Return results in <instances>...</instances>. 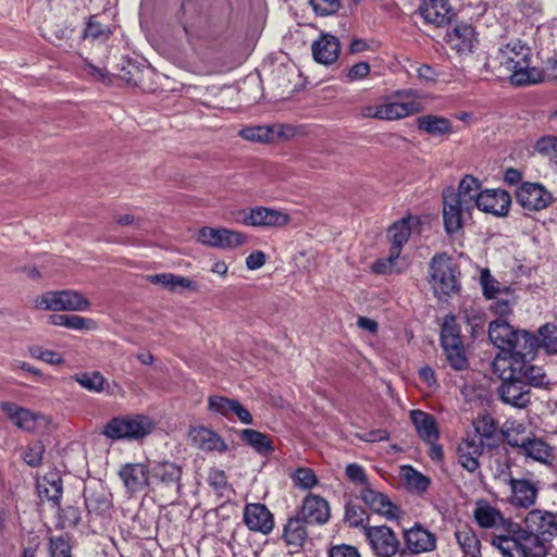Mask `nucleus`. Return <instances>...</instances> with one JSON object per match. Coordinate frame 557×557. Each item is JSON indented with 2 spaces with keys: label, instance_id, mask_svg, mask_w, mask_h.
<instances>
[{
  "label": "nucleus",
  "instance_id": "774afa93",
  "mask_svg": "<svg viewBox=\"0 0 557 557\" xmlns=\"http://www.w3.org/2000/svg\"><path fill=\"white\" fill-rule=\"evenodd\" d=\"M370 73V64L368 62H358L354 64L348 73H347V81L354 82V81H360L366 78Z\"/></svg>",
  "mask_w": 557,
  "mask_h": 557
},
{
  "label": "nucleus",
  "instance_id": "a19ab883",
  "mask_svg": "<svg viewBox=\"0 0 557 557\" xmlns=\"http://www.w3.org/2000/svg\"><path fill=\"white\" fill-rule=\"evenodd\" d=\"M502 434L509 446L518 448H521L531 437L525 425L517 420H507L502 428Z\"/></svg>",
  "mask_w": 557,
  "mask_h": 557
},
{
  "label": "nucleus",
  "instance_id": "dca6fc26",
  "mask_svg": "<svg viewBox=\"0 0 557 557\" xmlns=\"http://www.w3.org/2000/svg\"><path fill=\"white\" fill-rule=\"evenodd\" d=\"M84 499L88 516L103 518L112 507L110 492L101 482H92L84 488Z\"/></svg>",
  "mask_w": 557,
  "mask_h": 557
},
{
  "label": "nucleus",
  "instance_id": "e2e57ef3",
  "mask_svg": "<svg viewBox=\"0 0 557 557\" xmlns=\"http://www.w3.org/2000/svg\"><path fill=\"white\" fill-rule=\"evenodd\" d=\"M46 448L42 442L37 441L24 450L23 459L30 467H38L41 463Z\"/></svg>",
  "mask_w": 557,
  "mask_h": 557
},
{
  "label": "nucleus",
  "instance_id": "3c124183",
  "mask_svg": "<svg viewBox=\"0 0 557 557\" xmlns=\"http://www.w3.org/2000/svg\"><path fill=\"white\" fill-rule=\"evenodd\" d=\"M75 381L89 392L100 393L103 391L104 376L98 372H84L74 376Z\"/></svg>",
  "mask_w": 557,
  "mask_h": 557
},
{
  "label": "nucleus",
  "instance_id": "a211bd4d",
  "mask_svg": "<svg viewBox=\"0 0 557 557\" xmlns=\"http://www.w3.org/2000/svg\"><path fill=\"white\" fill-rule=\"evenodd\" d=\"M360 498L373 512L388 520L398 519L401 515L400 508L387 495L372 488L371 484L360 490Z\"/></svg>",
  "mask_w": 557,
  "mask_h": 557
},
{
  "label": "nucleus",
  "instance_id": "e433bc0d",
  "mask_svg": "<svg viewBox=\"0 0 557 557\" xmlns=\"http://www.w3.org/2000/svg\"><path fill=\"white\" fill-rule=\"evenodd\" d=\"M239 437L259 455L267 456L274 451V445L271 437L257 430L244 429L240 431Z\"/></svg>",
  "mask_w": 557,
  "mask_h": 557
},
{
  "label": "nucleus",
  "instance_id": "1a4fd4ad",
  "mask_svg": "<svg viewBox=\"0 0 557 557\" xmlns=\"http://www.w3.org/2000/svg\"><path fill=\"white\" fill-rule=\"evenodd\" d=\"M495 373L502 380L497 388V395L504 404L516 408H525L531 403L530 389L525 382L518 379L517 375L511 377L507 368H502L500 371Z\"/></svg>",
  "mask_w": 557,
  "mask_h": 557
},
{
  "label": "nucleus",
  "instance_id": "f03ea898",
  "mask_svg": "<svg viewBox=\"0 0 557 557\" xmlns=\"http://www.w3.org/2000/svg\"><path fill=\"white\" fill-rule=\"evenodd\" d=\"M512 530L507 535H493L491 544L499 550L503 557H545L552 547L539 535L527 532V527L513 522Z\"/></svg>",
  "mask_w": 557,
  "mask_h": 557
},
{
  "label": "nucleus",
  "instance_id": "72a5a7b5",
  "mask_svg": "<svg viewBox=\"0 0 557 557\" xmlns=\"http://www.w3.org/2000/svg\"><path fill=\"white\" fill-rule=\"evenodd\" d=\"M520 449L525 457L544 465L550 463L554 459L553 448L541 438L529 437Z\"/></svg>",
  "mask_w": 557,
  "mask_h": 557
},
{
  "label": "nucleus",
  "instance_id": "6e6d98bb",
  "mask_svg": "<svg viewBox=\"0 0 557 557\" xmlns=\"http://www.w3.org/2000/svg\"><path fill=\"white\" fill-rule=\"evenodd\" d=\"M480 284L483 289V295L487 299L496 298L502 292L499 282L493 277L488 269L481 271Z\"/></svg>",
  "mask_w": 557,
  "mask_h": 557
},
{
  "label": "nucleus",
  "instance_id": "69168bd1",
  "mask_svg": "<svg viewBox=\"0 0 557 557\" xmlns=\"http://www.w3.org/2000/svg\"><path fill=\"white\" fill-rule=\"evenodd\" d=\"M329 557H361L357 547L348 544L333 545L329 549Z\"/></svg>",
  "mask_w": 557,
  "mask_h": 557
},
{
  "label": "nucleus",
  "instance_id": "4468645a",
  "mask_svg": "<svg viewBox=\"0 0 557 557\" xmlns=\"http://www.w3.org/2000/svg\"><path fill=\"white\" fill-rule=\"evenodd\" d=\"M523 524L527 527V532L539 535L548 544L553 537L557 536V513L533 509L524 517Z\"/></svg>",
  "mask_w": 557,
  "mask_h": 557
},
{
  "label": "nucleus",
  "instance_id": "ea45409f",
  "mask_svg": "<svg viewBox=\"0 0 557 557\" xmlns=\"http://www.w3.org/2000/svg\"><path fill=\"white\" fill-rule=\"evenodd\" d=\"M480 182L478 178L466 175L459 183L458 189L446 188L443 193L448 196H459L460 201L463 203L466 200L467 206L474 208L475 197L479 195Z\"/></svg>",
  "mask_w": 557,
  "mask_h": 557
},
{
  "label": "nucleus",
  "instance_id": "6ab92c4d",
  "mask_svg": "<svg viewBox=\"0 0 557 557\" xmlns=\"http://www.w3.org/2000/svg\"><path fill=\"white\" fill-rule=\"evenodd\" d=\"M244 523L252 532L269 534L274 529V518L268 507L260 503L247 504L243 513Z\"/></svg>",
  "mask_w": 557,
  "mask_h": 557
},
{
  "label": "nucleus",
  "instance_id": "b1692460",
  "mask_svg": "<svg viewBox=\"0 0 557 557\" xmlns=\"http://www.w3.org/2000/svg\"><path fill=\"white\" fill-rule=\"evenodd\" d=\"M419 13L428 24L436 27L448 25L454 16V10L447 0H423Z\"/></svg>",
  "mask_w": 557,
  "mask_h": 557
},
{
  "label": "nucleus",
  "instance_id": "c756f323",
  "mask_svg": "<svg viewBox=\"0 0 557 557\" xmlns=\"http://www.w3.org/2000/svg\"><path fill=\"white\" fill-rule=\"evenodd\" d=\"M410 419L421 440L429 444L438 441L440 433L435 418L432 414L422 410H411Z\"/></svg>",
  "mask_w": 557,
  "mask_h": 557
},
{
  "label": "nucleus",
  "instance_id": "7c9ffc66",
  "mask_svg": "<svg viewBox=\"0 0 557 557\" xmlns=\"http://www.w3.org/2000/svg\"><path fill=\"white\" fill-rule=\"evenodd\" d=\"M312 55L318 63L332 64L339 54V42L335 36L323 35L312 44Z\"/></svg>",
  "mask_w": 557,
  "mask_h": 557
},
{
  "label": "nucleus",
  "instance_id": "f704fd0d",
  "mask_svg": "<svg viewBox=\"0 0 557 557\" xmlns=\"http://www.w3.org/2000/svg\"><path fill=\"white\" fill-rule=\"evenodd\" d=\"M418 128L431 136L438 137L449 135L453 132L450 120L444 116L426 114L417 120Z\"/></svg>",
  "mask_w": 557,
  "mask_h": 557
},
{
  "label": "nucleus",
  "instance_id": "0eeeda50",
  "mask_svg": "<svg viewBox=\"0 0 557 557\" xmlns=\"http://www.w3.org/2000/svg\"><path fill=\"white\" fill-rule=\"evenodd\" d=\"M88 299L73 289L48 292L36 300V307L53 311H86L89 309Z\"/></svg>",
  "mask_w": 557,
  "mask_h": 557
},
{
  "label": "nucleus",
  "instance_id": "338daca9",
  "mask_svg": "<svg viewBox=\"0 0 557 557\" xmlns=\"http://www.w3.org/2000/svg\"><path fill=\"white\" fill-rule=\"evenodd\" d=\"M534 148L542 154H557V137L544 136L536 141Z\"/></svg>",
  "mask_w": 557,
  "mask_h": 557
},
{
  "label": "nucleus",
  "instance_id": "2f4dec72",
  "mask_svg": "<svg viewBox=\"0 0 557 557\" xmlns=\"http://www.w3.org/2000/svg\"><path fill=\"white\" fill-rule=\"evenodd\" d=\"M474 433L471 436H476V441L482 443L483 447L495 448L498 446L499 436L495 420L488 416L479 417L473 422Z\"/></svg>",
  "mask_w": 557,
  "mask_h": 557
},
{
  "label": "nucleus",
  "instance_id": "bf43d9fd",
  "mask_svg": "<svg viewBox=\"0 0 557 557\" xmlns=\"http://www.w3.org/2000/svg\"><path fill=\"white\" fill-rule=\"evenodd\" d=\"M46 557H72L69 540L64 536L51 537Z\"/></svg>",
  "mask_w": 557,
  "mask_h": 557
},
{
  "label": "nucleus",
  "instance_id": "864d4df0",
  "mask_svg": "<svg viewBox=\"0 0 557 557\" xmlns=\"http://www.w3.org/2000/svg\"><path fill=\"white\" fill-rule=\"evenodd\" d=\"M345 520L352 528L361 527L363 529L367 525L364 522L369 520V517L361 506L350 502L345 506Z\"/></svg>",
  "mask_w": 557,
  "mask_h": 557
},
{
  "label": "nucleus",
  "instance_id": "13d9d810",
  "mask_svg": "<svg viewBox=\"0 0 557 557\" xmlns=\"http://www.w3.org/2000/svg\"><path fill=\"white\" fill-rule=\"evenodd\" d=\"M345 474L347 479L356 486L361 488L367 487L370 485L368 475L366 473V470L362 466L358 463H349L346 466Z\"/></svg>",
  "mask_w": 557,
  "mask_h": 557
},
{
  "label": "nucleus",
  "instance_id": "ddd939ff",
  "mask_svg": "<svg viewBox=\"0 0 557 557\" xmlns=\"http://www.w3.org/2000/svg\"><path fill=\"white\" fill-rule=\"evenodd\" d=\"M473 208L460 201L459 196H448L443 193V221L447 235L453 236L459 233L463 226L467 215L471 213Z\"/></svg>",
  "mask_w": 557,
  "mask_h": 557
},
{
  "label": "nucleus",
  "instance_id": "393cba45",
  "mask_svg": "<svg viewBox=\"0 0 557 557\" xmlns=\"http://www.w3.org/2000/svg\"><path fill=\"white\" fill-rule=\"evenodd\" d=\"M151 480L162 487L174 490L176 494H180L182 488V467L171 462H156L151 468Z\"/></svg>",
  "mask_w": 557,
  "mask_h": 557
},
{
  "label": "nucleus",
  "instance_id": "4be33fe9",
  "mask_svg": "<svg viewBox=\"0 0 557 557\" xmlns=\"http://www.w3.org/2000/svg\"><path fill=\"white\" fill-rule=\"evenodd\" d=\"M119 475L129 493L141 492L150 485V469L141 462L124 465L120 469Z\"/></svg>",
  "mask_w": 557,
  "mask_h": 557
},
{
  "label": "nucleus",
  "instance_id": "4c0bfd02",
  "mask_svg": "<svg viewBox=\"0 0 557 557\" xmlns=\"http://www.w3.org/2000/svg\"><path fill=\"white\" fill-rule=\"evenodd\" d=\"M411 235L410 220L401 219L388 228V236L391 239L392 258H399L404 245L408 242Z\"/></svg>",
  "mask_w": 557,
  "mask_h": 557
},
{
  "label": "nucleus",
  "instance_id": "423d86ee",
  "mask_svg": "<svg viewBox=\"0 0 557 557\" xmlns=\"http://www.w3.org/2000/svg\"><path fill=\"white\" fill-rule=\"evenodd\" d=\"M363 536L375 557H395L401 550L397 534L386 524L363 527Z\"/></svg>",
  "mask_w": 557,
  "mask_h": 557
},
{
  "label": "nucleus",
  "instance_id": "c9c22d12",
  "mask_svg": "<svg viewBox=\"0 0 557 557\" xmlns=\"http://www.w3.org/2000/svg\"><path fill=\"white\" fill-rule=\"evenodd\" d=\"M517 330L503 320H496L490 323L488 338L490 341L504 352L510 342L515 338Z\"/></svg>",
  "mask_w": 557,
  "mask_h": 557
},
{
  "label": "nucleus",
  "instance_id": "0e129e2a",
  "mask_svg": "<svg viewBox=\"0 0 557 557\" xmlns=\"http://www.w3.org/2000/svg\"><path fill=\"white\" fill-rule=\"evenodd\" d=\"M310 4L317 14L327 16L338 11L341 0H310Z\"/></svg>",
  "mask_w": 557,
  "mask_h": 557
},
{
  "label": "nucleus",
  "instance_id": "2eb2a0df",
  "mask_svg": "<svg viewBox=\"0 0 557 557\" xmlns=\"http://www.w3.org/2000/svg\"><path fill=\"white\" fill-rule=\"evenodd\" d=\"M516 199L523 209L540 211L550 205L553 197L543 185L525 182L517 188Z\"/></svg>",
  "mask_w": 557,
  "mask_h": 557
},
{
  "label": "nucleus",
  "instance_id": "f257e3e1",
  "mask_svg": "<svg viewBox=\"0 0 557 557\" xmlns=\"http://www.w3.org/2000/svg\"><path fill=\"white\" fill-rule=\"evenodd\" d=\"M496 60L499 67L508 73V78L515 86L536 84L544 78L543 71L532 64L531 48L520 39H511L500 45Z\"/></svg>",
  "mask_w": 557,
  "mask_h": 557
},
{
  "label": "nucleus",
  "instance_id": "a878e982",
  "mask_svg": "<svg viewBox=\"0 0 557 557\" xmlns=\"http://www.w3.org/2000/svg\"><path fill=\"white\" fill-rule=\"evenodd\" d=\"M510 486L509 502L515 507L529 508L536 502L539 487L535 482L527 479H508Z\"/></svg>",
  "mask_w": 557,
  "mask_h": 557
},
{
  "label": "nucleus",
  "instance_id": "bb28decb",
  "mask_svg": "<svg viewBox=\"0 0 557 557\" xmlns=\"http://www.w3.org/2000/svg\"><path fill=\"white\" fill-rule=\"evenodd\" d=\"M482 443L476 436L468 434L457 446V461L467 471L473 473L480 468L479 458L483 454Z\"/></svg>",
  "mask_w": 557,
  "mask_h": 557
},
{
  "label": "nucleus",
  "instance_id": "aec40b11",
  "mask_svg": "<svg viewBox=\"0 0 557 557\" xmlns=\"http://www.w3.org/2000/svg\"><path fill=\"white\" fill-rule=\"evenodd\" d=\"M446 42L458 53H472L479 44L474 27L468 23H457L446 34Z\"/></svg>",
  "mask_w": 557,
  "mask_h": 557
},
{
  "label": "nucleus",
  "instance_id": "58836bf2",
  "mask_svg": "<svg viewBox=\"0 0 557 557\" xmlns=\"http://www.w3.org/2000/svg\"><path fill=\"white\" fill-rule=\"evenodd\" d=\"M455 537L466 556H481V542L473 529L468 525H461L456 530Z\"/></svg>",
  "mask_w": 557,
  "mask_h": 557
},
{
  "label": "nucleus",
  "instance_id": "c03bdc74",
  "mask_svg": "<svg viewBox=\"0 0 557 557\" xmlns=\"http://www.w3.org/2000/svg\"><path fill=\"white\" fill-rule=\"evenodd\" d=\"M62 493V481L55 475H52L51 479L46 476L38 484V494L40 498L51 502L53 506H59Z\"/></svg>",
  "mask_w": 557,
  "mask_h": 557
},
{
  "label": "nucleus",
  "instance_id": "de8ad7c7",
  "mask_svg": "<svg viewBox=\"0 0 557 557\" xmlns=\"http://www.w3.org/2000/svg\"><path fill=\"white\" fill-rule=\"evenodd\" d=\"M403 471L408 490L422 494L429 488L431 481L428 476L417 471L411 466L404 467Z\"/></svg>",
  "mask_w": 557,
  "mask_h": 557
},
{
  "label": "nucleus",
  "instance_id": "f3484780",
  "mask_svg": "<svg viewBox=\"0 0 557 557\" xmlns=\"http://www.w3.org/2000/svg\"><path fill=\"white\" fill-rule=\"evenodd\" d=\"M511 205V196L504 189H485L475 197L474 207L479 210L504 216Z\"/></svg>",
  "mask_w": 557,
  "mask_h": 557
},
{
  "label": "nucleus",
  "instance_id": "5701e85b",
  "mask_svg": "<svg viewBox=\"0 0 557 557\" xmlns=\"http://www.w3.org/2000/svg\"><path fill=\"white\" fill-rule=\"evenodd\" d=\"M0 409L16 428L26 432L35 431L38 421L44 418L40 413L12 401H1Z\"/></svg>",
  "mask_w": 557,
  "mask_h": 557
},
{
  "label": "nucleus",
  "instance_id": "49530a36",
  "mask_svg": "<svg viewBox=\"0 0 557 557\" xmlns=\"http://www.w3.org/2000/svg\"><path fill=\"white\" fill-rule=\"evenodd\" d=\"M539 348L548 355H557V325L546 323L537 331Z\"/></svg>",
  "mask_w": 557,
  "mask_h": 557
},
{
  "label": "nucleus",
  "instance_id": "8fccbe9b",
  "mask_svg": "<svg viewBox=\"0 0 557 557\" xmlns=\"http://www.w3.org/2000/svg\"><path fill=\"white\" fill-rule=\"evenodd\" d=\"M238 135L253 143H268L273 138V127L265 125L249 126L240 129Z\"/></svg>",
  "mask_w": 557,
  "mask_h": 557
},
{
  "label": "nucleus",
  "instance_id": "f8f14e48",
  "mask_svg": "<svg viewBox=\"0 0 557 557\" xmlns=\"http://www.w3.org/2000/svg\"><path fill=\"white\" fill-rule=\"evenodd\" d=\"M473 518L480 528L497 531L496 535H507L508 531L515 528L511 519L505 518L499 509L485 500L475 504Z\"/></svg>",
  "mask_w": 557,
  "mask_h": 557
},
{
  "label": "nucleus",
  "instance_id": "39448f33",
  "mask_svg": "<svg viewBox=\"0 0 557 557\" xmlns=\"http://www.w3.org/2000/svg\"><path fill=\"white\" fill-rule=\"evenodd\" d=\"M441 346L451 369L463 371L469 368L470 363L461 338V330L453 314L446 315L442 323Z\"/></svg>",
  "mask_w": 557,
  "mask_h": 557
},
{
  "label": "nucleus",
  "instance_id": "c85d7f7f",
  "mask_svg": "<svg viewBox=\"0 0 557 557\" xmlns=\"http://www.w3.org/2000/svg\"><path fill=\"white\" fill-rule=\"evenodd\" d=\"M306 524L307 522L299 516H294L287 519L282 534V540L286 546L292 547L295 550H299L304 547L308 539Z\"/></svg>",
  "mask_w": 557,
  "mask_h": 557
},
{
  "label": "nucleus",
  "instance_id": "79ce46f5",
  "mask_svg": "<svg viewBox=\"0 0 557 557\" xmlns=\"http://www.w3.org/2000/svg\"><path fill=\"white\" fill-rule=\"evenodd\" d=\"M508 372H510L511 377L517 375L518 379L525 382L527 386L532 385L540 387L546 383V374L544 370L541 367L531 364V361H524L520 371H513V367H511L508 369Z\"/></svg>",
  "mask_w": 557,
  "mask_h": 557
},
{
  "label": "nucleus",
  "instance_id": "4d7b16f0",
  "mask_svg": "<svg viewBox=\"0 0 557 557\" xmlns=\"http://www.w3.org/2000/svg\"><path fill=\"white\" fill-rule=\"evenodd\" d=\"M81 521V511L75 506H66L59 510L58 525L61 529L75 528Z\"/></svg>",
  "mask_w": 557,
  "mask_h": 557
},
{
  "label": "nucleus",
  "instance_id": "5fc2aeb1",
  "mask_svg": "<svg viewBox=\"0 0 557 557\" xmlns=\"http://www.w3.org/2000/svg\"><path fill=\"white\" fill-rule=\"evenodd\" d=\"M236 399L227 398L220 395H213L208 398V409L211 412L219 413L231 420V410Z\"/></svg>",
  "mask_w": 557,
  "mask_h": 557
},
{
  "label": "nucleus",
  "instance_id": "603ef678",
  "mask_svg": "<svg viewBox=\"0 0 557 557\" xmlns=\"http://www.w3.org/2000/svg\"><path fill=\"white\" fill-rule=\"evenodd\" d=\"M208 483L215 491V493L223 497L232 492V486L227 482V476L223 470L211 469L208 474Z\"/></svg>",
  "mask_w": 557,
  "mask_h": 557
},
{
  "label": "nucleus",
  "instance_id": "680f3d73",
  "mask_svg": "<svg viewBox=\"0 0 557 557\" xmlns=\"http://www.w3.org/2000/svg\"><path fill=\"white\" fill-rule=\"evenodd\" d=\"M29 355L35 359L41 360L53 366L62 364L64 362L63 357L59 352L54 350L45 349L41 346L29 347Z\"/></svg>",
  "mask_w": 557,
  "mask_h": 557
},
{
  "label": "nucleus",
  "instance_id": "20e7f679",
  "mask_svg": "<svg viewBox=\"0 0 557 557\" xmlns=\"http://www.w3.org/2000/svg\"><path fill=\"white\" fill-rule=\"evenodd\" d=\"M539 349V339L528 331H518L515 338L510 342L504 352H499L494 359L492 366L494 372L502 368H511L513 371L521 370L524 361H532Z\"/></svg>",
  "mask_w": 557,
  "mask_h": 557
},
{
  "label": "nucleus",
  "instance_id": "37998d69",
  "mask_svg": "<svg viewBox=\"0 0 557 557\" xmlns=\"http://www.w3.org/2000/svg\"><path fill=\"white\" fill-rule=\"evenodd\" d=\"M195 440L202 450L225 453L228 449L224 440L207 428L195 430Z\"/></svg>",
  "mask_w": 557,
  "mask_h": 557
},
{
  "label": "nucleus",
  "instance_id": "6e6552de",
  "mask_svg": "<svg viewBox=\"0 0 557 557\" xmlns=\"http://www.w3.org/2000/svg\"><path fill=\"white\" fill-rule=\"evenodd\" d=\"M430 275L435 293L449 296L457 292L459 284L456 269L445 253L433 257L430 263Z\"/></svg>",
  "mask_w": 557,
  "mask_h": 557
},
{
  "label": "nucleus",
  "instance_id": "473e14b6",
  "mask_svg": "<svg viewBox=\"0 0 557 557\" xmlns=\"http://www.w3.org/2000/svg\"><path fill=\"white\" fill-rule=\"evenodd\" d=\"M422 110V104L418 100H409L403 102L381 103V120H399L418 113Z\"/></svg>",
  "mask_w": 557,
  "mask_h": 557
},
{
  "label": "nucleus",
  "instance_id": "9d476101",
  "mask_svg": "<svg viewBox=\"0 0 557 557\" xmlns=\"http://www.w3.org/2000/svg\"><path fill=\"white\" fill-rule=\"evenodd\" d=\"M196 240L205 246L218 249H233L247 243L248 236L242 232L225 227H201Z\"/></svg>",
  "mask_w": 557,
  "mask_h": 557
},
{
  "label": "nucleus",
  "instance_id": "09e8293b",
  "mask_svg": "<svg viewBox=\"0 0 557 557\" xmlns=\"http://www.w3.org/2000/svg\"><path fill=\"white\" fill-rule=\"evenodd\" d=\"M112 34L109 26L103 25L97 15H92L88 18L86 26L83 32L84 39L91 40H106Z\"/></svg>",
  "mask_w": 557,
  "mask_h": 557
},
{
  "label": "nucleus",
  "instance_id": "052dcab7",
  "mask_svg": "<svg viewBox=\"0 0 557 557\" xmlns=\"http://www.w3.org/2000/svg\"><path fill=\"white\" fill-rule=\"evenodd\" d=\"M293 480L302 490H310L318 484L315 473L309 468H298L293 474Z\"/></svg>",
  "mask_w": 557,
  "mask_h": 557
},
{
  "label": "nucleus",
  "instance_id": "412c9836",
  "mask_svg": "<svg viewBox=\"0 0 557 557\" xmlns=\"http://www.w3.org/2000/svg\"><path fill=\"white\" fill-rule=\"evenodd\" d=\"M404 541L406 548L411 554L418 555L433 552L436 548L437 539L434 533L416 523L410 529L404 531Z\"/></svg>",
  "mask_w": 557,
  "mask_h": 557
},
{
  "label": "nucleus",
  "instance_id": "7ed1b4c3",
  "mask_svg": "<svg viewBox=\"0 0 557 557\" xmlns=\"http://www.w3.org/2000/svg\"><path fill=\"white\" fill-rule=\"evenodd\" d=\"M154 428L156 423L149 416L132 413L111 418L102 426L101 434L113 442H132L145 438Z\"/></svg>",
  "mask_w": 557,
  "mask_h": 557
},
{
  "label": "nucleus",
  "instance_id": "9b49d317",
  "mask_svg": "<svg viewBox=\"0 0 557 557\" xmlns=\"http://www.w3.org/2000/svg\"><path fill=\"white\" fill-rule=\"evenodd\" d=\"M235 218L237 222L255 227L284 226L290 221L287 213L267 207H255L248 210H239Z\"/></svg>",
  "mask_w": 557,
  "mask_h": 557
},
{
  "label": "nucleus",
  "instance_id": "a18cd8bd",
  "mask_svg": "<svg viewBox=\"0 0 557 557\" xmlns=\"http://www.w3.org/2000/svg\"><path fill=\"white\" fill-rule=\"evenodd\" d=\"M50 319L54 325L65 326L75 331L90 330L95 325L91 319L75 314H52Z\"/></svg>",
  "mask_w": 557,
  "mask_h": 557
},
{
  "label": "nucleus",
  "instance_id": "cd10ccee",
  "mask_svg": "<svg viewBox=\"0 0 557 557\" xmlns=\"http://www.w3.org/2000/svg\"><path fill=\"white\" fill-rule=\"evenodd\" d=\"M300 518L310 524H324L330 519V506L323 497L309 494L304 498Z\"/></svg>",
  "mask_w": 557,
  "mask_h": 557
}]
</instances>
